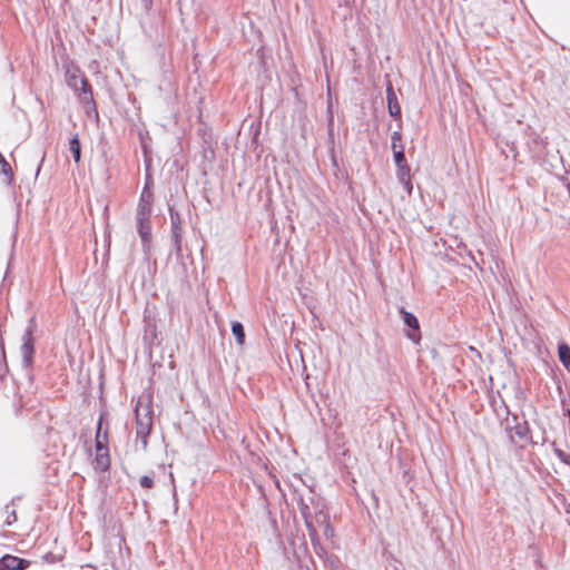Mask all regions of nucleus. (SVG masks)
<instances>
[{"mask_svg": "<svg viewBox=\"0 0 570 570\" xmlns=\"http://www.w3.org/2000/svg\"><path fill=\"white\" fill-rule=\"evenodd\" d=\"M314 523L318 527H323L325 535H332L333 529L330 525V517L324 511V504L317 501L315 503L314 511H312Z\"/></svg>", "mask_w": 570, "mask_h": 570, "instance_id": "obj_8", "label": "nucleus"}, {"mask_svg": "<svg viewBox=\"0 0 570 570\" xmlns=\"http://www.w3.org/2000/svg\"><path fill=\"white\" fill-rule=\"evenodd\" d=\"M67 85L75 91H80L83 102L92 101V90L89 81L78 68L68 69L66 72Z\"/></svg>", "mask_w": 570, "mask_h": 570, "instance_id": "obj_3", "label": "nucleus"}, {"mask_svg": "<svg viewBox=\"0 0 570 570\" xmlns=\"http://www.w3.org/2000/svg\"><path fill=\"white\" fill-rule=\"evenodd\" d=\"M232 333L236 338L238 345H243L245 342V331L240 322L235 321L232 323Z\"/></svg>", "mask_w": 570, "mask_h": 570, "instance_id": "obj_16", "label": "nucleus"}, {"mask_svg": "<svg viewBox=\"0 0 570 570\" xmlns=\"http://www.w3.org/2000/svg\"><path fill=\"white\" fill-rule=\"evenodd\" d=\"M400 146H403L402 141L401 142H395V149H399Z\"/></svg>", "mask_w": 570, "mask_h": 570, "instance_id": "obj_28", "label": "nucleus"}, {"mask_svg": "<svg viewBox=\"0 0 570 570\" xmlns=\"http://www.w3.org/2000/svg\"><path fill=\"white\" fill-rule=\"evenodd\" d=\"M0 175H3L6 177V181L8 184H10L13 178L11 166L6 160V158H1L0 160Z\"/></svg>", "mask_w": 570, "mask_h": 570, "instance_id": "obj_18", "label": "nucleus"}, {"mask_svg": "<svg viewBox=\"0 0 570 570\" xmlns=\"http://www.w3.org/2000/svg\"><path fill=\"white\" fill-rule=\"evenodd\" d=\"M136 435L141 439L142 448H147V439L153 428V405L150 395L138 397L136 406Z\"/></svg>", "mask_w": 570, "mask_h": 570, "instance_id": "obj_1", "label": "nucleus"}, {"mask_svg": "<svg viewBox=\"0 0 570 570\" xmlns=\"http://www.w3.org/2000/svg\"><path fill=\"white\" fill-rule=\"evenodd\" d=\"M505 430L511 442L521 448L532 442L529 423L525 420H520L517 415L507 421Z\"/></svg>", "mask_w": 570, "mask_h": 570, "instance_id": "obj_2", "label": "nucleus"}, {"mask_svg": "<svg viewBox=\"0 0 570 570\" xmlns=\"http://www.w3.org/2000/svg\"><path fill=\"white\" fill-rule=\"evenodd\" d=\"M400 314H401V317L404 322V324L409 327V331L406 332V336L417 343L421 338V334H420V325H419V321L416 318L415 315H413L412 313L405 311L404 308H401L400 309Z\"/></svg>", "mask_w": 570, "mask_h": 570, "instance_id": "obj_7", "label": "nucleus"}, {"mask_svg": "<svg viewBox=\"0 0 570 570\" xmlns=\"http://www.w3.org/2000/svg\"><path fill=\"white\" fill-rule=\"evenodd\" d=\"M69 150L72 155L73 160L76 163H79L80 158H81V147H80V141H79L77 135H75L73 137L70 138Z\"/></svg>", "mask_w": 570, "mask_h": 570, "instance_id": "obj_15", "label": "nucleus"}, {"mask_svg": "<svg viewBox=\"0 0 570 570\" xmlns=\"http://www.w3.org/2000/svg\"><path fill=\"white\" fill-rule=\"evenodd\" d=\"M553 452L561 462H563L567 465H570V454H568L563 450L557 448L554 443H553Z\"/></svg>", "mask_w": 570, "mask_h": 570, "instance_id": "obj_21", "label": "nucleus"}, {"mask_svg": "<svg viewBox=\"0 0 570 570\" xmlns=\"http://www.w3.org/2000/svg\"><path fill=\"white\" fill-rule=\"evenodd\" d=\"M29 561L16 556L6 554L0 559V570H24Z\"/></svg>", "mask_w": 570, "mask_h": 570, "instance_id": "obj_9", "label": "nucleus"}, {"mask_svg": "<svg viewBox=\"0 0 570 570\" xmlns=\"http://www.w3.org/2000/svg\"><path fill=\"white\" fill-rule=\"evenodd\" d=\"M36 331L35 320L31 318L29 325L27 326L23 336H22V345L20 347L21 362L23 367L29 368L33 363V354H35V338L33 333Z\"/></svg>", "mask_w": 570, "mask_h": 570, "instance_id": "obj_5", "label": "nucleus"}, {"mask_svg": "<svg viewBox=\"0 0 570 570\" xmlns=\"http://www.w3.org/2000/svg\"><path fill=\"white\" fill-rule=\"evenodd\" d=\"M146 8H149L151 0H142Z\"/></svg>", "mask_w": 570, "mask_h": 570, "instance_id": "obj_27", "label": "nucleus"}, {"mask_svg": "<svg viewBox=\"0 0 570 570\" xmlns=\"http://www.w3.org/2000/svg\"><path fill=\"white\" fill-rule=\"evenodd\" d=\"M391 140H392V149H395V142L402 141L401 132L394 131L391 136Z\"/></svg>", "mask_w": 570, "mask_h": 570, "instance_id": "obj_25", "label": "nucleus"}, {"mask_svg": "<svg viewBox=\"0 0 570 570\" xmlns=\"http://www.w3.org/2000/svg\"><path fill=\"white\" fill-rule=\"evenodd\" d=\"M4 513L7 514V519L4 521V524L10 527L17 521V513L16 510H10L9 505H6Z\"/></svg>", "mask_w": 570, "mask_h": 570, "instance_id": "obj_22", "label": "nucleus"}, {"mask_svg": "<svg viewBox=\"0 0 570 570\" xmlns=\"http://www.w3.org/2000/svg\"><path fill=\"white\" fill-rule=\"evenodd\" d=\"M386 99H387L389 114L391 115V117H393L394 119L400 118L401 117V107L397 102L396 95L391 86H389L386 89Z\"/></svg>", "mask_w": 570, "mask_h": 570, "instance_id": "obj_11", "label": "nucleus"}, {"mask_svg": "<svg viewBox=\"0 0 570 570\" xmlns=\"http://www.w3.org/2000/svg\"><path fill=\"white\" fill-rule=\"evenodd\" d=\"M559 360L566 368H570V346L566 343L558 346Z\"/></svg>", "mask_w": 570, "mask_h": 570, "instance_id": "obj_14", "label": "nucleus"}, {"mask_svg": "<svg viewBox=\"0 0 570 570\" xmlns=\"http://www.w3.org/2000/svg\"><path fill=\"white\" fill-rule=\"evenodd\" d=\"M305 525L307 528V531H308V535L312 540V542H315V540L317 539V524L314 523V520L312 521H308V522H305Z\"/></svg>", "mask_w": 570, "mask_h": 570, "instance_id": "obj_23", "label": "nucleus"}, {"mask_svg": "<svg viewBox=\"0 0 570 570\" xmlns=\"http://www.w3.org/2000/svg\"><path fill=\"white\" fill-rule=\"evenodd\" d=\"M411 169L407 164L401 165V167H397V179L403 185L405 190L411 194L412 193V183H411Z\"/></svg>", "mask_w": 570, "mask_h": 570, "instance_id": "obj_13", "label": "nucleus"}, {"mask_svg": "<svg viewBox=\"0 0 570 570\" xmlns=\"http://www.w3.org/2000/svg\"><path fill=\"white\" fill-rule=\"evenodd\" d=\"M110 466L108 448L96 446V458L94 461L95 470L106 472Z\"/></svg>", "mask_w": 570, "mask_h": 570, "instance_id": "obj_10", "label": "nucleus"}, {"mask_svg": "<svg viewBox=\"0 0 570 570\" xmlns=\"http://www.w3.org/2000/svg\"><path fill=\"white\" fill-rule=\"evenodd\" d=\"M139 484L141 488L151 489L154 487V479L149 475H142L139 479Z\"/></svg>", "mask_w": 570, "mask_h": 570, "instance_id": "obj_24", "label": "nucleus"}, {"mask_svg": "<svg viewBox=\"0 0 570 570\" xmlns=\"http://www.w3.org/2000/svg\"><path fill=\"white\" fill-rule=\"evenodd\" d=\"M299 511L305 522L313 520L312 510L303 499L299 501Z\"/></svg>", "mask_w": 570, "mask_h": 570, "instance_id": "obj_20", "label": "nucleus"}, {"mask_svg": "<svg viewBox=\"0 0 570 570\" xmlns=\"http://www.w3.org/2000/svg\"><path fill=\"white\" fill-rule=\"evenodd\" d=\"M151 205H153V193L147 187H145L141 191L137 208H141L144 206L146 209H153Z\"/></svg>", "mask_w": 570, "mask_h": 570, "instance_id": "obj_17", "label": "nucleus"}, {"mask_svg": "<svg viewBox=\"0 0 570 570\" xmlns=\"http://www.w3.org/2000/svg\"><path fill=\"white\" fill-rule=\"evenodd\" d=\"M171 239L177 255L181 254L183 227L181 219L177 212L170 209Z\"/></svg>", "mask_w": 570, "mask_h": 570, "instance_id": "obj_6", "label": "nucleus"}, {"mask_svg": "<svg viewBox=\"0 0 570 570\" xmlns=\"http://www.w3.org/2000/svg\"><path fill=\"white\" fill-rule=\"evenodd\" d=\"M96 446L108 448V426L104 429V415L101 414L97 423Z\"/></svg>", "mask_w": 570, "mask_h": 570, "instance_id": "obj_12", "label": "nucleus"}, {"mask_svg": "<svg viewBox=\"0 0 570 570\" xmlns=\"http://www.w3.org/2000/svg\"><path fill=\"white\" fill-rule=\"evenodd\" d=\"M43 560L47 561V562H55L56 561V558H55V554L51 553V552H48L43 556Z\"/></svg>", "mask_w": 570, "mask_h": 570, "instance_id": "obj_26", "label": "nucleus"}, {"mask_svg": "<svg viewBox=\"0 0 570 570\" xmlns=\"http://www.w3.org/2000/svg\"><path fill=\"white\" fill-rule=\"evenodd\" d=\"M151 212L153 209H146L144 206L136 210L137 230L145 253H148L151 246Z\"/></svg>", "mask_w": 570, "mask_h": 570, "instance_id": "obj_4", "label": "nucleus"}, {"mask_svg": "<svg viewBox=\"0 0 570 570\" xmlns=\"http://www.w3.org/2000/svg\"><path fill=\"white\" fill-rule=\"evenodd\" d=\"M392 150L396 167H401V165L407 164L404 155V146H400L399 149Z\"/></svg>", "mask_w": 570, "mask_h": 570, "instance_id": "obj_19", "label": "nucleus"}]
</instances>
